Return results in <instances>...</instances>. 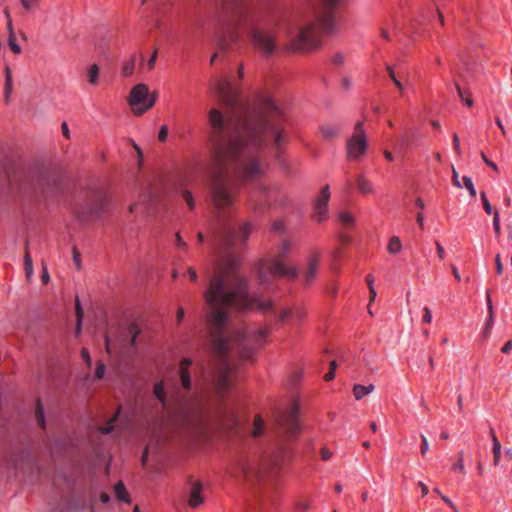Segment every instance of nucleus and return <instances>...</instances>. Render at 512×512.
<instances>
[{
	"label": "nucleus",
	"mask_w": 512,
	"mask_h": 512,
	"mask_svg": "<svg viewBox=\"0 0 512 512\" xmlns=\"http://www.w3.org/2000/svg\"><path fill=\"white\" fill-rule=\"evenodd\" d=\"M24 269H25L26 278L28 280H30L33 276L34 269H33L32 258H31V255H30L29 249H28V242L26 243V246H25Z\"/></svg>",
	"instance_id": "obj_19"
},
{
	"label": "nucleus",
	"mask_w": 512,
	"mask_h": 512,
	"mask_svg": "<svg viewBox=\"0 0 512 512\" xmlns=\"http://www.w3.org/2000/svg\"><path fill=\"white\" fill-rule=\"evenodd\" d=\"M320 132L325 139L330 140L338 134V129L332 125H323L320 127Z\"/></svg>",
	"instance_id": "obj_27"
},
{
	"label": "nucleus",
	"mask_w": 512,
	"mask_h": 512,
	"mask_svg": "<svg viewBox=\"0 0 512 512\" xmlns=\"http://www.w3.org/2000/svg\"><path fill=\"white\" fill-rule=\"evenodd\" d=\"M61 129H62V133L63 135L69 139L70 138V131L68 129V126H67V123L66 122H63L62 125H61Z\"/></svg>",
	"instance_id": "obj_64"
},
{
	"label": "nucleus",
	"mask_w": 512,
	"mask_h": 512,
	"mask_svg": "<svg viewBox=\"0 0 512 512\" xmlns=\"http://www.w3.org/2000/svg\"><path fill=\"white\" fill-rule=\"evenodd\" d=\"M387 249H388V252L391 254H396V253L400 252L402 249V244H401L400 238L397 236H393L389 241Z\"/></svg>",
	"instance_id": "obj_29"
},
{
	"label": "nucleus",
	"mask_w": 512,
	"mask_h": 512,
	"mask_svg": "<svg viewBox=\"0 0 512 512\" xmlns=\"http://www.w3.org/2000/svg\"><path fill=\"white\" fill-rule=\"evenodd\" d=\"M339 220L346 227H351L354 224L353 216L351 214H349V213H346V212H342L339 215Z\"/></svg>",
	"instance_id": "obj_38"
},
{
	"label": "nucleus",
	"mask_w": 512,
	"mask_h": 512,
	"mask_svg": "<svg viewBox=\"0 0 512 512\" xmlns=\"http://www.w3.org/2000/svg\"><path fill=\"white\" fill-rule=\"evenodd\" d=\"M406 144H408V138L406 136H401L395 143L399 150L403 149Z\"/></svg>",
	"instance_id": "obj_50"
},
{
	"label": "nucleus",
	"mask_w": 512,
	"mask_h": 512,
	"mask_svg": "<svg viewBox=\"0 0 512 512\" xmlns=\"http://www.w3.org/2000/svg\"><path fill=\"white\" fill-rule=\"evenodd\" d=\"M75 313H76V319H77L76 334H79L81 332V325H82V319L84 316V312H83V309H82V306H81V303H80L78 297L76 298V301H75Z\"/></svg>",
	"instance_id": "obj_25"
},
{
	"label": "nucleus",
	"mask_w": 512,
	"mask_h": 512,
	"mask_svg": "<svg viewBox=\"0 0 512 512\" xmlns=\"http://www.w3.org/2000/svg\"><path fill=\"white\" fill-rule=\"evenodd\" d=\"M420 438H421V447H420L421 454L425 455L429 450V442H428L426 436L423 434L420 435Z\"/></svg>",
	"instance_id": "obj_45"
},
{
	"label": "nucleus",
	"mask_w": 512,
	"mask_h": 512,
	"mask_svg": "<svg viewBox=\"0 0 512 512\" xmlns=\"http://www.w3.org/2000/svg\"><path fill=\"white\" fill-rule=\"evenodd\" d=\"M180 193H181V196L183 197L184 201L188 205V207L191 210L194 209L195 208V201H194V197H193L191 191H189L187 189H182Z\"/></svg>",
	"instance_id": "obj_36"
},
{
	"label": "nucleus",
	"mask_w": 512,
	"mask_h": 512,
	"mask_svg": "<svg viewBox=\"0 0 512 512\" xmlns=\"http://www.w3.org/2000/svg\"><path fill=\"white\" fill-rule=\"evenodd\" d=\"M12 93V73L10 68L5 69V87H4V101L6 104L9 103L10 96Z\"/></svg>",
	"instance_id": "obj_20"
},
{
	"label": "nucleus",
	"mask_w": 512,
	"mask_h": 512,
	"mask_svg": "<svg viewBox=\"0 0 512 512\" xmlns=\"http://www.w3.org/2000/svg\"><path fill=\"white\" fill-rule=\"evenodd\" d=\"M167 135H168V128L166 126H162L159 131V135H158L159 140L165 141V139L167 138Z\"/></svg>",
	"instance_id": "obj_55"
},
{
	"label": "nucleus",
	"mask_w": 512,
	"mask_h": 512,
	"mask_svg": "<svg viewBox=\"0 0 512 512\" xmlns=\"http://www.w3.org/2000/svg\"><path fill=\"white\" fill-rule=\"evenodd\" d=\"M423 311H424V315H423V322L428 324V323H430V322H431V320H432V314H431V311H430V309H429L428 307H425V308L423 309Z\"/></svg>",
	"instance_id": "obj_51"
},
{
	"label": "nucleus",
	"mask_w": 512,
	"mask_h": 512,
	"mask_svg": "<svg viewBox=\"0 0 512 512\" xmlns=\"http://www.w3.org/2000/svg\"><path fill=\"white\" fill-rule=\"evenodd\" d=\"M211 90L226 111L213 107L208 112L212 149L208 188L217 222L215 241L229 251L244 245L252 231L249 223L238 227L228 223L238 194L230 171L242 179L260 177L266 170L260 154L263 142L270 138L273 148L280 153L289 136L284 127L285 114L272 98H264L257 107L237 110L236 94L228 78L213 83Z\"/></svg>",
	"instance_id": "obj_1"
},
{
	"label": "nucleus",
	"mask_w": 512,
	"mask_h": 512,
	"mask_svg": "<svg viewBox=\"0 0 512 512\" xmlns=\"http://www.w3.org/2000/svg\"><path fill=\"white\" fill-rule=\"evenodd\" d=\"M116 418H117V415H115V416H114V417H113V418L108 422V424H107V425L100 427V428H99L100 433H102V434H108V433H110V432L113 430V428H114L113 423L116 421Z\"/></svg>",
	"instance_id": "obj_43"
},
{
	"label": "nucleus",
	"mask_w": 512,
	"mask_h": 512,
	"mask_svg": "<svg viewBox=\"0 0 512 512\" xmlns=\"http://www.w3.org/2000/svg\"><path fill=\"white\" fill-rule=\"evenodd\" d=\"M322 9L311 14L294 12L284 21L288 39L286 49L292 52H308L321 47L320 35L331 34L336 27L335 8L343 0H318Z\"/></svg>",
	"instance_id": "obj_3"
},
{
	"label": "nucleus",
	"mask_w": 512,
	"mask_h": 512,
	"mask_svg": "<svg viewBox=\"0 0 512 512\" xmlns=\"http://www.w3.org/2000/svg\"><path fill=\"white\" fill-rule=\"evenodd\" d=\"M331 62L336 66H341L344 63V55L342 53H336L331 57Z\"/></svg>",
	"instance_id": "obj_46"
},
{
	"label": "nucleus",
	"mask_w": 512,
	"mask_h": 512,
	"mask_svg": "<svg viewBox=\"0 0 512 512\" xmlns=\"http://www.w3.org/2000/svg\"><path fill=\"white\" fill-rule=\"evenodd\" d=\"M501 456V444L498 441L496 435H493V464L497 466Z\"/></svg>",
	"instance_id": "obj_30"
},
{
	"label": "nucleus",
	"mask_w": 512,
	"mask_h": 512,
	"mask_svg": "<svg viewBox=\"0 0 512 512\" xmlns=\"http://www.w3.org/2000/svg\"><path fill=\"white\" fill-rule=\"evenodd\" d=\"M188 274H189V277L191 279V281H196L197 280V272L194 268L192 267H189L188 270H187Z\"/></svg>",
	"instance_id": "obj_61"
},
{
	"label": "nucleus",
	"mask_w": 512,
	"mask_h": 512,
	"mask_svg": "<svg viewBox=\"0 0 512 512\" xmlns=\"http://www.w3.org/2000/svg\"><path fill=\"white\" fill-rule=\"evenodd\" d=\"M487 306H488V312H489V318L487 320L485 329H484V336L486 337L489 334V331L493 325V306L491 302L490 295L487 294Z\"/></svg>",
	"instance_id": "obj_28"
},
{
	"label": "nucleus",
	"mask_w": 512,
	"mask_h": 512,
	"mask_svg": "<svg viewBox=\"0 0 512 512\" xmlns=\"http://www.w3.org/2000/svg\"><path fill=\"white\" fill-rule=\"evenodd\" d=\"M298 409L297 404L293 403L290 409L277 419L279 430L290 437L297 435L299 432Z\"/></svg>",
	"instance_id": "obj_9"
},
{
	"label": "nucleus",
	"mask_w": 512,
	"mask_h": 512,
	"mask_svg": "<svg viewBox=\"0 0 512 512\" xmlns=\"http://www.w3.org/2000/svg\"><path fill=\"white\" fill-rule=\"evenodd\" d=\"M264 431V422L261 416H255L254 418V424H253V436L258 437L262 435Z\"/></svg>",
	"instance_id": "obj_32"
},
{
	"label": "nucleus",
	"mask_w": 512,
	"mask_h": 512,
	"mask_svg": "<svg viewBox=\"0 0 512 512\" xmlns=\"http://www.w3.org/2000/svg\"><path fill=\"white\" fill-rule=\"evenodd\" d=\"M153 393L178 425L191 429L204 425L205 408L197 398L184 399L176 393L168 398L162 382L155 384Z\"/></svg>",
	"instance_id": "obj_5"
},
{
	"label": "nucleus",
	"mask_w": 512,
	"mask_h": 512,
	"mask_svg": "<svg viewBox=\"0 0 512 512\" xmlns=\"http://www.w3.org/2000/svg\"><path fill=\"white\" fill-rule=\"evenodd\" d=\"M374 385L370 384L368 386H364L361 384H355L353 387V395L356 400L362 399L364 396L370 394L374 390Z\"/></svg>",
	"instance_id": "obj_17"
},
{
	"label": "nucleus",
	"mask_w": 512,
	"mask_h": 512,
	"mask_svg": "<svg viewBox=\"0 0 512 512\" xmlns=\"http://www.w3.org/2000/svg\"><path fill=\"white\" fill-rule=\"evenodd\" d=\"M454 471H459L462 474H465V466H464V451H460L457 455V462L451 467Z\"/></svg>",
	"instance_id": "obj_33"
},
{
	"label": "nucleus",
	"mask_w": 512,
	"mask_h": 512,
	"mask_svg": "<svg viewBox=\"0 0 512 512\" xmlns=\"http://www.w3.org/2000/svg\"><path fill=\"white\" fill-rule=\"evenodd\" d=\"M453 146H454L456 153L458 155L461 154L460 141H459V137L456 133L453 135Z\"/></svg>",
	"instance_id": "obj_53"
},
{
	"label": "nucleus",
	"mask_w": 512,
	"mask_h": 512,
	"mask_svg": "<svg viewBox=\"0 0 512 512\" xmlns=\"http://www.w3.org/2000/svg\"><path fill=\"white\" fill-rule=\"evenodd\" d=\"M238 28H242V26L239 25V16L233 24L223 29V31L217 35L216 45L220 51L224 52L238 43L240 40V34L237 31Z\"/></svg>",
	"instance_id": "obj_10"
},
{
	"label": "nucleus",
	"mask_w": 512,
	"mask_h": 512,
	"mask_svg": "<svg viewBox=\"0 0 512 512\" xmlns=\"http://www.w3.org/2000/svg\"><path fill=\"white\" fill-rule=\"evenodd\" d=\"M358 189L362 194L373 193V187L370 181H368L363 175H359L357 178Z\"/></svg>",
	"instance_id": "obj_23"
},
{
	"label": "nucleus",
	"mask_w": 512,
	"mask_h": 512,
	"mask_svg": "<svg viewBox=\"0 0 512 512\" xmlns=\"http://www.w3.org/2000/svg\"><path fill=\"white\" fill-rule=\"evenodd\" d=\"M99 77V66L97 64H93L88 69V81L92 85H96L98 83Z\"/></svg>",
	"instance_id": "obj_31"
},
{
	"label": "nucleus",
	"mask_w": 512,
	"mask_h": 512,
	"mask_svg": "<svg viewBox=\"0 0 512 512\" xmlns=\"http://www.w3.org/2000/svg\"><path fill=\"white\" fill-rule=\"evenodd\" d=\"M8 43H9V47L13 53H15V54L21 53V47L16 42V37H15L14 32H11V34L9 35Z\"/></svg>",
	"instance_id": "obj_37"
},
{
	"label": "nucleus",
	"mask_w": 512,
	"mask_h": 512,
	"mask_svg": "<svg viewBox=\"0 0 512 512\" xmlns=\"http://www.w3.org/2000/svg\"><path fill=\"white\" fill-rule=\"evenodd\" d=\"M480 198L482 200V203H483V208L485 210V212L487 214H492L493 213V208H492V205L490 204V202L488 201L486 195L484 192H481L480 193Z\"/></svg>",
	"instance_id": "obj_41"
},
{
	"label": "nucleus",
	"mask_w": 512,
	"mask_h": 512,
	"mask_svg": "<svg viewBox=\"0 0 512 512\" xmlns=\"http://www.w3.org/2000/svg\"><path fill=\"white\" fill-rule=\"evenodd\" d=\"M72 254H73V261L77 267V269L81 268V259H80V252L78 251L77 247L72 248Z\"/></svg>",
	"instance_id": "obj_47"
},
{
	"label": "nucleus",
	"mask_w": 512,
	"mask_h": 512,
	"mask_svg": "<svg viewBox=\"0 0 512 512\" xmlns=\"http://www.w3.org/2000/svg\"><path fill=\"white\" fill-rule=\"evenodd\" d=\"M297 507L305 511L311 507V503L309 501L298 502Z\"/></svg>",
	"instance_id": "obj_60"
},
{
	"label": "nucleus",
	"mask_w": 512,
	"mask_h": 512,
	"mask_svg": "<svg viewBox=\"0 0 512 512\" xmlns=\"http://www.w3.org/2000/svg\"><path fill=\"white\" fill-rule=\"evenodd\" d=\"M12 93V73L10 68L5 69V87H4V101L6 104L9 103L10 96Z\"/></svg>",
	"instance_id": "obj_21"
},
{
	"label": "nucleus",
	"mask_w": 512,
	"mask_h": 512,
	"mask_svg": "<svg viewBox=\"0 0 512 512\" xmlns=\"http://www.w3.org/2000/svg\"><path fill=\"white\" fill-rule=\"evenodd\" d=\"M105 372V365L102 362L97 363L96 371H95V377L98 379H101Z\"/></svg>",
	"instance_id": "obj_48"
},
{
	"label": "nucleus",
	"mask_w": 512,
	"mask_h": 512,
	"mask_svg": "<svg viewBox=\"0 0 512 512\" xmlns=\"http://www.w3.org/2000/svg\"><path fill=\"white\" fill-rule=\"evenodd\" d=\"M330 199L329 186L326 185L321 189L319 197L314 206V219L318 222L326 219L328 214V202Z\"/></svg>",
	"instance_id": "obj_12"
},
{
	"label": "nucleus",
	"mask_w": 512,
	"mask_h": 512,
	"mask_svg": "<svg viewBox=\"0 0 512 512\" xmlns=\"http://www.w3.org/2000/svg\"><path fill=\"white\" fill-rule=\"evenodd\" d=\"M149 88L146 84L139 83L135 85L129 94L128 103L132 107L135 114V109L143 108L148 102Z\"/></svg>",
	"instance_id": "obj_11"
},
{
	"label": "nucleus",
	"mask_w": 512,
	"mask_h": 512,
	"mask_svg": "<svg viewBox=\"0 0 512 512\" xmlns=\"http://www.w3.org/2000/svg\"><path fill=\"white\" fill-rule=\"evenodd\" d=\"M354 130V134L347 141V156L353 160H360L367 150V139L363 130V123L357 122Z\"/></svg>",
	"instance_id": "obj_8"
},
{
	"label": "nucleus",
	"mask_w": 512,
	"mask_h": 512,
	"mask_svg": "<svg viewBox=\"0 0 512 512\" xmlns=\"http://www.w3.org/2000/svg\"><path fill=\"white\" fill-rule=\"evenodd\" d=\"M332 456V452L327 448H322L321 457L323 460H328Z\"/></svg>",
	"instance_id": "obj_57"
},
{
	"label": "nucleus",
	"mask_w": 512,
	"mask_h": 512,
	"mask_svg": "<svg viewBox=\"0 0 512 512\" xmlns=\"http://www.w3.org/2000/svg\"><path fill=\"white\" fill-rule=\"evenodd\" d=\"M157 56H158V50L155 49L154 52L152 53L151 57L149 58V60L146 63V67L149 71L154 69L155 63L157 60Z\"/></svg>",
	"instance_id": "obj_44"
},
{
	"label": "nucleus",
	"mask_w": 512,
	"mask_h": 512,
	"mask_svg": "<svg viewBox=\"0 0 512 512\" xmlns=\"http://www.w3.org/2000/svg\"><path fill=\"white\" fill-rule=\"evenodd\" d=\"M81 356L83 360L87 363L88 366L91 365V357L89 351L86 348H83L81 351Z\"/></svg>",
	"instance_id": "obj_54"
},
{
	"label": "nucleus",
	"mask_w": 512,
	"mask_h": 512,
	"mask_svg": "<svg viewBox=\"0 0 512 512\" xmlns=\"http://www.w3.org/2000/svg\"><path fill=\"white\" fill-rule=\"evenodd\" d=\"M135 65H136V56L131 55L129 57V59L124 61L122 64V69H121L122 75L124 77H130L134 72Z\"/></svg>",
	"instance_id": "obj_22"
},
{
	"label": "nucleus",
	"mask_w": 512,
	"mask_h": 512,
	"mask_svg": "<svg viewBox=\"0 0 512 512\" xmlns=\"http://www.w3.org/2000/svg\"><path fill=\"white\" fill-rule=\"evenodd\" d=\"M386 70H387V72H388V75H389L390 79H391L393 82H394L395 80H398V79L396 78V75H395V73H394V70H393V67H392V66H390V65H386Z\"/></svg>",
	"instance_id": "obj_59"
},
{
	"label": "nucleus",
	"mask_w": 512,
	"mask_h": 512,
	"mask_svg": "<svg viewBox=\"0 0 512 512\" xmlns=\"http://www.w3.org/2000/svg\"><path fill=\"white\" fill-rule=\"evenodd\" d=\"M238 265L239 260L230 253L224 260L216 263L208 289L204 293V300L208 306L206 321L211 350L216 360V385L220 391L226 390L231 382V343L239 342V357L242 360H250L254 355L252 345L264 344L267 337V330L263 328L251 332L239 330L233 337L230 336L226 331L230 311L255 308L268 313L273 309L270 300H260L249 295L246 280L237 272Z\"/></svg>",
	"instance_id": "obj_2"
},
{
	"label": "nucleus",
	"mask_w": 512,
	"mask_h": 512,
	"mask_svg": "<svg viewBox=\"0 0 512 512\" xmlns=\"http://www.w3.org/2000/svg\"><path fill=\"white\" fill-rule=\"evenodd\" d=\"M318 263H319V260H318V256L317 255H313V256H311L309 258L308 264H307V269H306V272H305V282L307 284L312 282L313 279L315 278L316 271H317V268H318Z\"/></svg>",
	"instance_id": "obj_15"
},
{
	"label": "nucleus",
	"mask_w": 512,
	"mask_h": 512,
	"mask_svg": "<svg viewBox=\"0 0 512 512\" xmlns=\"http://www.w3.org/2000/svg\"><path fill=\"white\" fill-rule=\"evenodd\" d=\"M35 417H36L38 424L42 428H44L45 427V418H44V413H43V409L41 407L40 401L37 402Z\"/></svg>",
	"instance_id": "obj_39"
},
{
	"label": "nucleus",
	"mask_w": 512,
	"mask_h": 512,
	"mask_svg": "<svg viewBox=\"0 0 512 512\" xmlns=\"http://www.w3.org/2000/svg\"><path fill=\"white\" fill-rule=\"evenodd\" d=\"M291 248L288 241H283L276 257L261 261L258 266V276L261 283H269L275 277H286L294 279L298 272L295 268L286 264L284 256Z\"/></svg>",
	"instance_id": "obj_6"
},
{
	"label": "nucleus",
	"mask_w": 512,
	"mask_h": 512,
	"mask_svg": "<svg viewBox=\"0 0 512 512\" xmlns=\"http://www.w3.org/2000/svg\"><path fill=\"white\" fill-rule=\"evenodd\" d=\"M495 264H496V271L499 275L502 274L503 272V265H502V262H501V257L499 254L496 255L495 257Z\"/></svg>",
	"instance_id": "obj_52"
},
{
	"label": "nucleus",
	"mask_w": 512,
	"mask_h": 512,
	"mask_svg": "<svg viewBox=\"0 0 512 512\" xmlns=\"http://www.w3.org/2000/svg\"><path fill=\"white\" fill-rule=\"evenodd\" d=\"M284 227V223L281 220H277L273 223L272 229L274 231H281Z\"/></svg>",
	"instance_id": "obj_58"
},
{
	"label": "nucleus",
	"mask_w": 512,
	"mask_h": 512,
	"mask_svg": "<svg viewBox=\"0 0 512 512\" xmlns=\"http://www.w3.org/2000/svg\"><path fill=\"white\" fill-rule=\"evenodd\" d=\"M279 21L267 12L247 9L239 13V25L247 32L254 50L264 58L279 50L277 26Z\"/></svg>",
	"instance_id": "obj_4"
},
{
	"label": "nucleus",
	"mask_w": 512,
	"mask_h": 512,
	"mask_svg": "<svg viewBox=\"0 0 512 512\" xmlns=\"http://www.w3.org/2000/svg\"><path fill=\"white\" fill-rule=\"evenodd\" d=\"M201 490H202L201 483L200 482L194 483L191 493H190L189 501H188L189 506L197 507L203 502V498L201 496Z\"/></svg>",
	"instance_id": "obj_16"
},
{
	"label": "nucleus",
	"mask_w": 512,
	"mask_h": 512,
	"mask_svg": "<svg viewBox=\"0 0 512 512\" xmlns=\"http://www.w3.org/2000/svg\"><path fill=\"white\" fill-rule=\"evenodd\" d=\"M114 493L118 500L130 503V496L128 491L126 490L122 481H119L114 486Z\"/></svg>",
	"instance_id": "obj_18"
},
{
	"label": "nucleus",
	"mask_w": 512,
	"mask_h": 512,
	"mask_svg": "<svg viewBox=\"0 0 512 512\" xmlns=\"http://www.w3.org/2000/svg\"><path fill=\"white\" fill-rule=\"evenodd\" d=\"M512 350V341L509 340L508 342H506L504 344V346L502 347L501 351L505 354L509 353L510 351Z\"/></svg>",
	"instance_id": "obj_63"
},
{
	"label": "nucleus",
	"mask_w": 512,
	"mask_h": 512,
	"mask_svg": "<svg viewBox=\"0 0 512 512\" xmlns=\"http://www.w3.org/2000/svg\"><path fill=\"white\" fill-rule=\"evenodd\" d=\"M192 361L189 358H184L180 363L179 368V376L181 381V387L185 392L191 390L192 381L189 373V367L191 366Z\"/></svg>",
	"instance_id": "obj_13"
},
{
	"label": "nucleus",
	"mask_w": 512,
	"mask_h": 512,
	"mask_svg": "<svg viewBox=\"0 0 512 512\" xmlns=\"http://www.w3.org/2000/svg\"><path fill=\"white\" fill-rule=\"evenodd\" d=\"M108 210V199L103 192L94 191L87 195L77 209V216L83 222L101 219Z\"/></svg>",
	"instance_id": "obj_7"
},
{
	"label": "nucleus",
	"mask_w": 512,
	"mask_h": 512,
	"mask_svg": "<svg viewBox=\"0 0 512 512\" xmlns=\"http://www.w3.org/2000/svg\"><path fill=\"white\" fill-rule=\"evenodd\" d=\"M157 92L154 91L153 93H149V96H148V102L145 106H143V108H137L135 109V115H142L143 113H145L147 110L151 109L154 105H155V102H156V99H157Z\"/></svg>",
	"instance_id": "obj_24"
},
{
	"label": "nucleus",
	"mask_w": 512,
	"mask_h": 512,
	"mask_svg": "<svg viewBox=\"0 0 512 512\" xmlns=\"http://www.w3.org/2000/svg\"><path fill=\"white\" fill-rule=\"evenodd\" d=\"M292 318V310L291 308H283L280 313H279V316H278V321L283 323L285 322L286 320Z\"/></svg>",
	"instance_id": "obj_40"
},
{
	"label": "nucleus",
	"mask_w": 512,
	"mask_h": 512,
	"mask_svg": "<svg viewBox=\"0 0 512 512\" xmlns=\"http://www.w3.org/2000/svg\"><path fill=\"white\" fill-rule=\"evenodd\" d=\"M240 472L245 481L252 483L257 480L260 476L259 470L252 465L249 464H241Z\"/></svg>",
	"instance_id": "obj_14"
},
{
	"label": "nucleus",
	"mask_w": 512,
	"mask_h": 512,
	"mask_svg": "<svg viewBox=\"0 0 512 512\" xmlns=\"http://www.w3.org/2000/svg\"><path fill=\"white\" fill-rule=\"evenodd\" d=\"M452 181L455 187L462 188V182L460 181L459 174L455 168L452 169Z\"/></svg>",
	"instance_id": "obj_49"
},
{
	"label": "nucleus",
	"mask_w": 512,
	"mask_h": 512,
	"mask_svg": "<svg viewBox=\"0 0 512 512\" xmlns=\"http://www.w3.org/2000/svg\"><path fill=\"white\" fill-rule=\"evenodd\" d=\"M436 248H437V253H438L439 258L443 259L444 255H445L443 246L439 242H436Z\"/></svg>",
	"instance_id": "obj_62"
},
{
	"label": "nucleus",
	"mask_w": 512,
	"mask_h": 512,
	"mask_svg": "<svg viewBox=\"0 0 512 512\" xmlns=\"http://www.w3.org/2000/svg\"><path fill=\"white\" fill-rule=\"evenodd\" d=\"M292 310V319H294L296 322H301L305 317V310L303 307L296 305Z\"/></svg>",
	"instance_id": "obj_35"
},
{
	"label": "nucleus",
	"mask_w": 512,
	"mask_h": 512,
	"mask_svg": "<svg viewBox=\"0 0 512 512\" xmlns=\"http://www.w3.org/2000/svg\"><path fill=\"white\" fill-rule=\"evenodd\" d=\"M455 87H456L458 96L461 98V100L464 101L468 107H472L473 99H472V95H471L470 91L461 89V87L457 83H455Z\"/></svg>",
	"instance_id": "obj_26"
},
{
	"label": "nucleus",
	"mask_w": 512,
	"mask_h": 512,
	"mask_svg": "<svg viewBox=\"0 0 512 512\" xmlns=\"http://www.w3.org/2000/svg\"><path fill=\"white\" fill-rule=\"evenodd\" d=\"M175 238H176V244L178 247L186 248V246H187L186 242L182 239V237L179 233H176Z\"/></svg>",
	"instance_id": "obj_56"
},
{
	"label": "nucleus",
	"mask_w": 512,
	"mask_h": 512,
	"mask_svg": "<svg viewBox=\"0 0 512 512\" xmlns=\"http://www.w3.org/2000/svg\"><path fill=\"white\" fill-rule=\"evenodd\" d=\"M337 368V362L335 360L330 362V370L324 375L326 381H330L335 377V370Z\"/></svg>",
	"instance_id": "obj_42"
},
{
	"label": "nucleus",
	"mask_w": 512,
	"mask_h": 512,
	"mask_svg": "<svg viewBox=\"0 0 512 512\" xmlns=\"http://www.w3.org/2000/svg\"><path fill=\"white\" fill-rule=\"evenodd\" d=\"M462 187H465L467 189V191L469 192L471 197H475L476 196V189L474 187V184H473V181H472L471 177L464 176L462 178Z\"/></svg>",
	"instance_id": "obj_34"
}]
</instances>
